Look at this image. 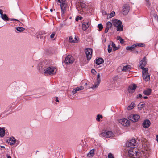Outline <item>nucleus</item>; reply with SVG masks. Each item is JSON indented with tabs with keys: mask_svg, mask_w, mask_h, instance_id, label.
Returning a JSON list of instances; mask_svg holds the SVG:
<instances>
[{
	"mask_svg": "<svg viewBox=\"0 0 158 158\" xmlns=\"http://www.w3.org/2000/svg\"><path fill=\"white\" fill-rule=\"evenodd\" d=\"M119 122L123 126H127L129 125V121L126 119H121L119 120Z\"/></svg>",
	"mask_w": 158,
	"mask_h": 158,
	"instance_id": "11",
	"label": "nucleus"
},
{
	"mask_svg": "<svg viewBox=\"0 0 158 158\" xmlns=\"http://www.w3.org/2000/svg\"><path fill=\"white\" fill-rule=\"evenodd\" d=\"M109 29H110L109 28H107V27H106L105 29V33H107L108 32V30Z\"/></svg>",
	"mask_w": 158,
	"mask_h": 158,
	"instance_id": "46",
	"label": "nucleus"
},
{
	"mask_svg": "<svg viewBox=\"0 0 158 158\" xmlns=\"http://www.w3.org/2000/svg\"><path fill=\"white\" fill-rule=\"evenodd\" d=\"M89 22H83L82 23V28L83 30H86L89 27Z\"/></svg>",
	"mask_w": 158,
	"mask_h": 158,
	"instance_id": "19",
	"label": "nucleus"
},
{
	"mask_svg": "<svg viewBox=\"0 0 158 158\" xmlns=\"http://www.w3.org/2000/svg\"><path fill=\"white\" fill-rule=\"evenodd\" d=\"M65 1L66 0H58V2L61 4L65 3Z\"/></svg>",
	"mask_w": 158,
	"mask_h": 158,
	"instance_id": "42",
	"label": "nucleus"
},
{
	"mask_svg": "<svg viewBox=\"0 0 158 158\" xmlns=\"http://www.w3.org/2000/svg\"><path fill=\"white\" fill-rule=\"evenodd\" d=\"M134 52L136 53H138L139 52L138 51H134Z\"/></svg>",
	"mask_w": 158,
	"mask_h": 158,
	"instance_id": "59",
	"label": "nucleus"
},
{
	"mask_svg": "<svg viewBox=\"0 0 158 158\" xmlns=\"http://www.w3.org/2000/svg\"><path fill=\"white\" fill-rule=\"evenodd\" d=\"M108 51L109 53L111 52L112 48L110 47V45H108Z\"/></svg>",
	"mask_w": 158,
	"mask_h": 158,
	"instance_id": "38",
	"label": "nucleus"
},
{
	"mask_svg": "<svg viewBox=\"0 0 158 158\" xmlns=\"http://www.w3.org/2000/svg\"><path fill=\"white\" fill-rule=\"evenodd\" d=\"M5 135V130L3 128L0 127V136L3 137Z\"/></svg>",
	"mask_w": 158,
	"mask_h": 158,
	"instance_id": "23",
	"label": "nucleus"
},
{
	"mask_svg": "<svg viewBox=\"0 0 158 158\" xmlns=\"http://www.w3.org/2000/svg\"><path fill=\"white\" fill-rule=\"evenodd\" d=\"M80 7L82 8H83L86 6V5L85 3L81 2L80 4Z\"/></svg>",
	"mask_w": 158,
	"mask_h": 158,
	"instance_id": "37",
	"label": "nucleus"
},
{
	"mask_svg": "<svg viewBox=\"0 0 158 158\" xmlns=\"http://www.w3.org/2000/svg\"><path fill=\"white\" fill-rule=\"evenodd\" d=\"M142 96V95L141 94H139L137 97V98H141Z\"/></svg>",
	"mask_w": 158,
	"mask_h": 158,
	"instance_id": "48",
	"label": "nucleus"
},
{
	"mask_svg": "<svg viewBox=\"0 0 158 158\" xmlns=\"http://www.w3.org/2000/svg\"><path fill=\"white\" fill-rule=\"evenodd\" d=\"M108 158H114L113 155L111 153L108 154Z\"/></svg>",
	"mask_w": 158,
	"mask_h": 158,
	"instance_id": "39",
	"label": "nucleus"
},
{
	"mask_svg": "<svg viewBox=\"0 0 158 158\" xmlns=\"http://www.w3.org/2000/svg\"><path fill=\"white\" fill-rule=\"evenodd\" d=\"M150 125V122L148 120H145L143 123V126L144 128H148Z\"/></svg>",
	"mask_w": 158,
	"mask_h": 158,
	"instance_id": "15",
	"label": "nucleus"
},
{
	"mask_svg": "<svg viewBox=\"0 0 158 158\" xmlns=\"http://www.w3.org/2000/svg\"><path fill=\"white\" fill-rule=\"evenodd\" d=\"M15 139L13 137H11L9 139V143L10 145H13L15 144Z\"/></svg>",
	"mask_w": 158,
	"mask_h": 158,
	"instance_id": "20",
	"label": "nucleus"
},
{
	"mask_svg": "<svg viewBox=\"0 0 158 158\" xmlns=\"http://www.w3.org/2000/svg\"><path fill=\"white\" fill-rule=\"evenodd\" d=\"M85 52L86 55L87 60H90L92 56V49L90 48H87L85 49Z\"/></svg>",
	"mask_w": 158,
	"mask_h": 158,
	"instance_id": "10",
	"label": "nucleus"
},
{
	"mask_svg": "<svg viewBox=\"0 0 158 158\" xmlns=\"http://www.w3.org/2000/svg\"><path fill=\"white\" fill-rule=\"evenodd\" d=\"M16 29L17 31L20 32H22L23 31L25 30V29L24 28L19 27H16Z\"/></svg>",
	"mask_w": 158,
	"mask_h": 158,
	"instance_id": "30",
	"label": "nucleus"
},
{
	"mask_svg": "<svg viewBox=\"0 0 158 158\" xmlns=\"http://www.w3.org/2000/svg\"><path fill=\"white\" fill-rule=\"evenodd\" d=\"M130 6L128 5H125L123 7V14L127 15L129 12Z\"/></svg>",
	"mask_w": 158,
	"mask_h": 158,
	"instance_id": "12",
	"label": "nucleus"
},
{
	"mask_svg": "<svg viewBox=\"0 0 158 158\" xmlns=\"http://www.w3.org/2000/svg\"><path fill=\"white\" fill-rule=\"evenodd\" d=\"M55 35V33H52L50 35V38L51 39L54 38Z\"/></svg>",
	"mask_w": 158,
	"mask_h": 158,
	"instance_id": "45",
	"label": "nucleus"
},
{
	"mask_svg": "<svg viewBox=\"0 0 158 158\" xmlns=\"http://www.w3.org/2000/svg\"><path fill=\"white\" fill-rule=\"evenodd\" d=\"M20 23L22 24V25H20V24H19V25H20L21 26H23V25L22 23Z\"/></svg>",
	"mask_w": 158,
	"mask_h": 158,
	"instance_id": "61",
	"label": "nucleus"
},
{
	"mask_svg": "<svg viewBox=\"0 0 158 158\" xmlns=\"http://www.w3.org/2000/svg\"><path fill=\"white\" fill-rule=\"evenodd\" d=\"M156 140H157V142H158V135H156Z\"/></svg>",
	"mask_w": 158,
	"mask_h": 158,
	"instance_id": "54",
	"label": "nucleus"
},
{
	"mask_svg": "<svg viewBox=\"0 0 158 158\" xmlns=\"http://www.w3.org/2000/svg\"><path fill=\"white\" fill-rule=\"evenodd\" d=\"M94 149L91 150L90 152L87 154V157L88 158H92L94 155Z\"/></svg>",
	"mask_w": 158,
	"mask_h": 158,
	"instance_id": "18",
	"label": "nucleus"
},
{
	"mask_svg": "<svg viewBox=\"0 0 158 158\" xmlns=\"http://www.w3.org/2000/svg\"><path fill=\"white\" fill-rule=\"evenodd\" d=\"M139 155L137 156H136V158H142L141 157H139Z\"/></svg>",
	"mask_w": 158,
	"mask_h": 158,
	"instance_id": "56",
	"label": "nucleus"
},
{
	"mask_svg": "<svg viewBox=\"0 0 158 158\" xmlns=\"http://www.w3.org/2000/svg\"><path fill=\"white\" fill-rule=\"evenodd\" d=\"M135 106V104L134 102H132L131 105H129L127 107V110H131Z\"/></svg>",
	"mask_w": 158,
	"mask_h": 158,
	"instance_id": "25",
	"label": "nucleus"
},
{
	"mask_svg": "<svg viewBox=\"0 0 158 158\" xmlns=\"http://www.w3.org/2000/svg\"><path fill=\"white\" fill-rule=\"evenodd\" d=\"M131 69V67L130 65H126L123 67L122 71H126L129 69Z\"/></svg>",
	"mask_w": 158,
	"mask_h": 158,
	"instance_id": "29",
	"label": "nucleus"
},
{
	"mask_svg": "<svg viewBox=\"0 0 158 158\" xmlns=\"http://www.w3.org/2000/svg\"><path fill=\"white\" fill-rule=\"evenodd\" d=\"M79 19H80V20H81L82 19V17H81V16L80 17H79Z\"/></svg>",
	"mask_w": 158,
	"mask_h": 158,
	"instance_id": "58",
	"label": "nucleus"
},
{
	"mask_svg": "<svg viewBox=\"0 0 158 158\" xmlns=\"http://www.w3.org/2000/svg\"><path fill=\"white\" fill-rule=\"evenodd\" d=\"M56 68L49 65L45 70H44L43 73L45 75H52L56 73Z\"/></svg>",
	"mask_w": 158,
	"mask_h": 158,
	"instance_id": "1",
	"label": "nucleus"
},
{
	"mask_svg": "<svg viewBox=\"0 0 158 158\" xmlns=\"http://www.w3.org/2000/svg\"><path fill=\"white\" fill-rule=\"evenodd\" d=\"M1 17L5 21H9L10 19L5 14H4Z\"/></svg>",
	"mask_w": 158,
	"mask_h": 158,
	"instance_id": "24",
	"label": "nucleus"
},
{
	"mask_svg": "<svg viewBox=\"0 0 158 158\" xmlns=\"http://www.w3.org/2000/svg\"><path fill=\"white\" fill-rule=\"evenodd\" d=\"M112 23L110 22H108L106 23V27H107V28H109L110 29L111 28V27L112 26Z\"/></svg>",
	"mask_w": 158,
	"mask_h": 158,
	"instance_id": "34",
	"label": "nucleus"
},
{
	"mask_svg": "<svg viewBox=\"0 0 158 158\" xmlns=\"http://www.w3.org/2000/svg\"><path fill=\"white\" fill-rule=\"evenodd\" d=\"M115 15V13L114 11H113L111 13H110V14L108 15L107 16V18H110L114 16Z\"/></svg>",
	"mask_w": 158,
	"mask_h": 158,
	"instance_id": "33",
	"label": "nucleus"
},
{
	"mask_svg": "<svg viewBox=\"0 0 158 158\" xmlns=\"http://www.w3.org/2000/svg\"><path fill=\"white\" fill-rule=\"evenodd\" d=\"M110 44H111L112 47L113 48V51H115L118 49L115 45V44L114 42H111Z\"/></svg>",
	"mask_w": 158,
	"mask_h": 158,
	"instance_id": "31",
	"label": "nucleus"
},
{
	"mask_svg": "<svg viewBox=\"0 0 158 158\" xmlns=\"http://www.w3.org/2000/svg\"><path fill=\"white\" fill-rule=\"evenodd\" d=\"M140 105L141 106L140 107L141 108H143L144 106V105L143 104H140Z\"/></svg>",
	"mask_w": 158,
	"mask_h": 158,
	"instance_id": "53",
	"label": "nucleus"
},
{
	"mask_svg": "<svg viewBox=\"0 0 158 158\" xmlns=\"http://www.w3.org/2000/svg\"><path fill=\"white\" fill-rule=\"evenodd\" d=\"M84 89V87L82 86L77 87L73 90L72 91V94L73 95H74L77 92L83 90Z\"/></svg>",
	"mask_w": 158,
	"mask_h": 158,
	"instance_id": "16",
	"label": "nucleus"
},
{
	"mask_svg": "<svg viewBox=\"0 0 158 158\" xmlns=\"http://www.w3.org/2000/svg\"><path fill=\"white\" fill-rule=\"evenodd\" d=\"M140 65L139 66V67L142 69L143 70L144 68V66L146 64V61L145 60V57H144L143 58V59L140 61Z\"/></svg>",
	"mask_w": 158,
	"mask_h": 158,
	"instance_id": "14",
	"label": "nucleus"
},
{
	"mask_svg": "<svg viewBox=\"0 0 158 158\" xmlns=\"http://www.w3.org/2000/svg\"><path fill=\"white\" fill-rule=\"evenodd\" d=\"M74 39V40L73 39V38L72 37H70L69 38V42L71 43H76L77 41V38L75 37Z\"/></svg>",
	"mask_w": 158,
	"mask_h": 158,
	"instance_id": "27",
	"label": "nucleus"
},
{
	"mask_svg": "<svg viewBox=\"0 0 158 158\" xmlns=\"http://www.w3.org/2000/svg\"><path fill=\"white\" fill-rule=\"evenodd\" d=\"M79 20V18L78 17H77L76 18V20L77 21H78Z\"/></svg>",
	"mask_w": 158,
	"mask_h": 158,
	"instance_id": "55",
	"label": "nucleus"
},
{
	"mask_svg": "<svg viewBox=\"0 0 158 158\" xmlns=\"http://www.w3.org/2000/svg\"><path fill=\"white\" fill-rule=\"evenodd\" d=\"M74 61L73 57L71 55H69L65 58V62L67 64H72Z\"/></svg>",
	"mask_w": 158,
	"mask_h": 158,
	"instance_id": "8",
	"label": "nucleus"
},
{
	"mask_svg": "<svg viewBox=\"0 0 158 158\" xmlns=\"http://www.w3.org/2000/svg\"><path fill=\"white\" fill-rule=\"evenodd\" d=\"M103 116L102 115L100 114H98L97 116L96 120L98 121H100V118H102Z\"/></svg>",
	"mask_w": 158,
	"mask_h": 158,
	"instance_id": "36",
	"label": "nucleus"
},
{
	"mask_svg": "<svg viewBox=\"0 0 158 158\" xmlns=\"http://www.w3.org/2000/svg\"><path fill=\"white\" fill-rule=\"evenodd\" d=\"M103 14H106V13L105 12H103Z\"/></svg>",
	"mask_w": 158,
	"mask_h": 158,
	"instance_id": "62",
	"label": "nucleus"
},
{
	"mask_svg": "<svg viewBox=\"0 0 158 158\" xmlns=\"http://www.w3.org/2000/svg\"><path fill=\"white\" fill-rule=\"evenodd\" d=\"M49 65L48 61L46 60L40 62L38 65V67L39 70L40 72H44V70L46 69Z\"/></svg>",
	"mask_w": 158,
	"mask_h": 158,
	"instance_id": "2",
	"label": "nucleus"
},
{
	"mask_svg": "<svg viewBox=\"0 0 158 158\" xmlns=\"http://www.w3.org/2000/svg\"><path fill=\"white\" fill-rule=\"evenodd\" d=\"M0 14L1 15V17L4 14L3 13V11L1 9H0Z\"/></svg>",
	"mask_w": 158,
	"mask_h": 158,
	"instance_id": "47",
	"label": "nucleus"
},
{
	"mask_svg": "<svg viewBox=\"0 0 158 158\" xmlns=\"http://www.w3.org/2000/svg\"><path fill=\"white\" fill-rule=\"evenodd\" d=\"M100 82H99L97 81V82L93 85L92 87H91L90 88L94 89L95 88H97L99 86Z\"/></svg>",
	"mask_w": 158,
	"mask_h": 158,
	"instance_id": "26",
	"label": "nucleus"
},
{
	"mask_svg": "<svg viewBox=\"0 0 158 158\" xmlns=\"http://www.w3.org/2000/svg\"><path fill=\"white\" fill-rule=\"evenodd\" d=\"M137 143L135 139H132L127 143V146L130 149H136Z\"/></svg>",
	"mask_w": 158,
	"mask_h": 158,
	"instance_id": "5",
	"label": "nucleus"
},
{
	"mask_svg": "<svg viewBox=\"0 0 158 158\" xmlns=\"http://www.w3.org/2000/svg\"><path fill=\"white\" fill-rule=\"evenodd\" d=\"M117 40H119L120 43L121 44H123L124 42V41L123 39H122V38L120 36H118L117 38Z\"/></svg>",
	"mask_w": 158,
	"mask_h": 158,
	"instance_id": "35",
	"label": "nucleus"
},
{
	"mask_svg": "<svg viewBox=\"0 0 158 158\" xmlns=\"http://www.w3.org/2000/svg\"><path fill=\"white\" fill-rule=\"evenodd\" d=\"M103 62V59L102 58H100L96 60V64L97 65H99Z\"/></svg>",
	"mask_w": 158,
	"mask_h": 158,
	"instance_id": "21",
	"label": "nucleus"
},
{
	"mask_svg": "<svg viewBox=\"0 0 158 158\" xmlns=\"http://www.w3.org/2000/svg\"><path fill=\"white\" fill-rule=\"evenodd\" d=\"M100 136L108 138L113 137L114 136V134L111 131H105L100 134Z\"/></svg>",
	"mask_w": 158,
	"mask_h": 158,
	"instance_id": "7",
	"label": "nucleus"
},
{
	"mask_svg": "<svg viewBox=\"0 0 158 158\" xmlns=\"http://www.w3.org/2000/svg\"><path fill=\"white\" fill-rule=\"evenodd\" d=\"M143 98L145 99H146L148 97L147 96H144V97H143Z\"/></svg>",
	"mask_w": 158,
	"mask_h": 158,
	"instance_id": "57",
	"label": "nucleus"
},
{
	"mask_svg": "<svg viewBox=\"0 0 158 158\" xmlns=\"http://www.w3.org/2000/svg\"><path fill=\"white\" fill-rule=\"evenodd\" d=\"M148 70L147 68H144L142 71L143 77L146 81H148L150 79V75L148 73Z\"/></svg>",
	"mask_w": 158,
	"mask_h": 158,
	"instance_id": "6",
	"label": "nucleus"
},
{
	"mask_svg": "<svg viewBox=\"0 0 158 158\" xmlns=\"http://www.w3.org/2000/svg\"><path fill=\"white\" fill-rule=\"evenodd\" d=\"M56 99L55 101L57 102H59V100H58V98H57V97H56Z\"/></svg>",
	"mask_w": 158,
	"mask_h": 158,
	"instance_id": "51",
	"label": "nucleus"
},
{
	"mask_svg": "<svg viewBox=\"0 0 158 158\" xmlns=\"http://www.w3.org/2000/svg\"><path fill=\"white\" fill-rule=\"evenodd\" d=\"M37 38L38 39H40L41 38V36L40 35V33L38 35L36 36Z\"/></svg>",
	"mask_w": 158,
	"mask_h": 158,
	"instance_id": "44",
	"label": "nucleus"
},
{
	"mask_svg": "<svg viewBox=\"0 0 158 158\" xmlns=\"http://www.w3.org/2000/svg\"><path fill=\"white\" fill-rule=\"evenodd\" d=\"M153 16L156 19V20L158 21V16L156 14H154L153 15Z\"/></svg>",
	"mask_w": 158,
	"mask_h": 158,
	"instance_id": "43",
	"label": "nucleus"
},
{
	"mask_svg": "<svg viewBox=\"0 0 158 158\" xmlns=\"http://www.w3.org/2000/svg\"><path fill=\"white\" fill-rule=\"evenodd\" d=\"M98 27L99 29V31H100L102 29L103 27L101 24H100L98 25Z\"/></svg>",
	"mask_w": 158,
	"mask_h": 158,
	"instance_id": "40",
	"label": "nucleus"
},
{
	"mask_svg": "<svg viewBox=\"0 0 158 158\" xmlns=\"http://www.w3.org/2000/svg\"><path fill=\"white\" fill-rule=\"evenodd\" d=\"M140 118V116L138 114H132L128 117V118L133 122H136Z\"/></svg>",
	"mask_w": 158,
	"mask_h": 158,
	"instance_id": "9",
	"label": "nucleus"
},
{
	"mask_svg": "<svg viewBox=\"0 0 158 158\" xmlns=\"http://www.w3.org/2000/svg\"><path fill=\"white\" fill-rule=\"evenodd\" d=\"M137 86L135 84L130 85L128 88V91L130 93L133 92L135 90Z\"/></svg>",
	"mask_w": 158,
	"mask_h": 158,
	"instance_id": "13",
	"label": "nucleus"
},
{
	"mask_svg": "<svg viewBox=\"0 0 158 158\" xmlns=\"http://www.w3.org/2000/svg\"><path fill=\"white\" fill-rule=\"evenodd\" d=\"M95 72H96V71H95V70L94 69H92L91 70V72L92 73H94Z\"/></svg>",
	"mask_w": 158,
	"mask_h": 158,
	"instance_id": "49",
	"label": "nucleus"
},
{
	"mask_svg": "<svg viewBox=\"0 0 158 158\" xmlns=\"http://www.w3.org/2000/svg\"><path fill=\"white\" fill-rule=\"evenodd\" d=\"M1 147L2 148H5L4 146H1Z\"/></svg>",
	"mask_w": 158,
	"mask_h": 158,
	"instance_id": "63",
	"label": "nucleus"
},
{
	"mask_svg": "<svg viewBox=\"0 0 158 158\" xmlns=\"http://www.w3.org/2000/svg\"><path fill=\"white\" fill-rule=\"evenodd\" d=\"M11 21H12V20H15V21H19V20L17 19H11Z\"/></svg>",
	"mask_w": 158,
	"mask_h": 158,
	"instance_id": "50",
	"label": "nucleus"
},
{
	"mask_svg": "<svg viewBox=\"0 0 158 158\" xmlns=\"http://www.w3.org/2000/svg\"><path fill=\"white\" fill-rule=\"evenodd\" d=\"M100 74L99 73H98L97 75V81H99V82H101V79L100 78Z\"/></svg>",
	"mask_w": 158,
	"mask_h": 158,
	"instance_id": "41",
	"label": "nucleus"
},
{
	"mask_svg": "<svg viewBox=\"0 0 158 158\" xmlns=\"http://www.w3.org/2000/svg\"><path fill=\"white\" fill-rule=\"evenodd\" d=\"M6 156L7 157V158H11V157L8 155H6Z\"/></svg>",
	"mask_w": 158,
	"mask_h": 158,
	"instance_id": "52",
	"label": "nucleus"
},
{
	"mask_svg": "<svg viewBox=\"0 0 158 158\" xmlns=\"http://www.w3.org/2000/svg\"><path fill=\"white\" fill-rule=\"evenodd\" d=\"M113 25L117 27V30L118 31H123V27L122 24V22L120 20H118L114 19L112 20Z\"/></svg>",
	"mask_w": 158,
	"mask_h": 158,
	"instance_id": "3",
	"label": "nucleus"
},
{
	"mask_svg": "<svg viewBox=\"0 0 158 158\" xmlns=\"http://www.w3.org/2000/svg\"><path fill=\"white\" fill-rule=\"evenodd\" d=\"M145 1L148 2V4H149L148 1L149 0H145Z\"/></svg>",
	"mask_w": 158,
	"mask_h": 158,
	"instance_id": "60",
	"label": "nucleus"
},
{
	"mask_svg": "<svg viewBox=\"0 0 158 158\" xmlns=\"http://www.w3.org/2000/svg\"><path fill=\"white\" fill-rule=\"evenodd\" d=\"M60 6L62 14H64L66 11V8L67 6V4L66 3L61 4Z\"/></svg>",
	"mask_w": 158,
	"mask_h": 158,
	"instance_id": "17",
	"label": "nucleus"
},
{
	"mask_svg": "<svg viewBox=\"0 0 158 158\" xmlns=\"http://www.w3.org/2000/svg\"><path fill=\"white\" fill-rule=\"evenodd\" d=\"M128 155L129 158H135L139 155V153L136 151V149H128Z\"/></svg>",
	"mask_w": 158,
	"mask_h": 158,
	"instance_id": "4",
	"label": "nucleus"
},
{
	"mask_svg": "<svg viewBox=\"0 0 158 158\" xmlns=\"http://www.w3.org/2000/svg\"><path fill=\"white\" fill-rule=\"evenodd\" d=\"M135 47V44H133L131 46L127 47L126 48L127 50H129L132 51L134 50V49Z\"/></svg>",
	"mask_w": 158,
	"mask_h": 158,
	"instance_id": "28",
	"label": "nucleus"
},
{
	"mask_svg": "<svg viewBox=\"0 0 158 158\" xmlns=\"http://www.w3.org/2000/svg\"><path fill=\"white\" fill-rule=\"evenodd\" d=\"M135 47H143L144 46V44L142 43H139L135 44Z\"/></svg>",
	"mask_w": 158,
	"mask_h": 158,
	"instance_id": "32",
	"label": "nucleus"
},
{
	"mask_svg": "<svg viewBox=\"0 0 158 158\" xmlns=\"http://www.w3.org/2000/svg\"><path fill=\"white\" fill-rule=\"evenodd\" d=\"M151 89H147L144 90L143 92V94L146 95H149L151 92Z\"/></svg>",
	"mask_w": 158,
	"mask_h": 158,
	"instance_id": "22",
	"label": "nucleus"
},
{
	"mask_svg": "<svg viewBox=\"0 0 158 158\" xmlns=\"http://www.w3.org/2000/svg\"><path fill=\"white\" fill-rule=\"evenodd\" d=\"M50 11L51 12H52L53 11V10L52 9H51L50 10Z\"/></svg>",
	"mask_w": 158,
	"mask_h": 158,
	"instance_id": "64",
	"label": "nucleus"
}]
</instances>
